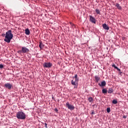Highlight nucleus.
<instances>
[{
    "label": "nucleus",
    "mask_w": 128,
    "mask_h": 128,
    "mask_svg": "<svg viewBox=\"0 0 128 128\" xmlns=\"http://www.w3.org/2000/svg\"><path fill=\"white\" fill-rule=\"evenodd\" d=\"M12 38H14V34L12 33V30H8L6 32L4 42H8V44H10V40H12Z\"/></svg>",
    "instance_id": "obj_1"
},
{
    "label": "nucleus",
    "mask_w": 128,
    "mask_h": 128,
    "mask_svg": "<svg viewBox=\"0 0 128 128\" xmlns=\"http://www.w3.org/2000/svg\"><path fill=\"white\" fill-rule=\"evenodd\" d=\"M16 116L18 120H26V114L22 111H19L16 113Z\"/></svg>",
    "instance_id": "obj_2"
},
{
    "label": "nucleus",
    "mask_w": 128,
    "mask_h": 128,
    "mask_svg": "<svg viewBox=\"0 0 128 128\" xmlns=\"http://www.w3.org/2000/svg\"><path fill=\"white\" fill-rule=\"evenodd\" d=\"M73 78H75V80H71V84L72 86H74V88H78V74H76L75 76Z\"/></svg>",
    "instance_id": "obj_3"
},
{
    "label": "nucleus",
    "mask_w": 128,
    "mask_h": 128,
    "mask_svg": "<svg viewBox=\"0 0 128 128\" xmlns=\"http://www.w3.org/2000/svg\"><path fill=\"white\" fill-rule=\"evenodd\" d=\"M66 106H67L68 108L70 110H74V105L70 104L68 102L66 103Z\"/></svg>",
    "instance_id": "obj_4"
},
{
    "label": "nucleus",
    "mask_w": 128,
    "mask_h": 128,
    "mask_svg": "<svg viewBox=\"0 0 128 128\" xmlns=\"http://www.w3.org/2000/svg\"><path fill=\"white\" fill-rule=\"evenodd\" d=\"M90 17V22H92V24H96V18H94L92 16H89Z\"/></svg>",
    "instance_id": "obj_5"
},
{
    "label": "nucleus",
    "mask_w": 128,
    "mask_h": 128,
    "mask_svg": "<svg viewBox=\"0 0 128 128\" xmlns=\"http://www.w3.org/2000/svg\"><path fill=\"white\" fill-rule=\"evenodd\" d=\"M52 66V64L50 62H45L43 64L44 68H50L51 66Z\"/></svg>",
    "instance_id": "obj_6"
},
{
    "label": "nucleus",
    "mask_w": 128,
    "mask_h": 128,
    "mask_svg": "<svg viewBox=\"0 0 128 128\" xmlns=\"http://www.w3.org/2000/svg\"><path fill=\"white\" fill-rule=\"evenodd\" d=\"M22 52L23 54H28L30 52V50L26 48V47L23 46L22 48Z\"/></svg>",
    "instance_id": "obj_7"
},
{
    "label": "nucleus",
    "mask_w": 128,
    "mask_h": 128,
    "mask_svg": "<svg viewBox=\"0 0 128 128\" xmlns=\"http://www.w3.org/2000/svg\"><path fill=\"white\" fill-rule=\"evenodd\" d=\"M4 86L6 88H8V90H10L12 88V84L10 83H6L4 84Z\"/></svg>",
    "instance_id": "obj_8"
},
{
    "label": "nucleus",
    "mask_w": 128,
    "mask_h": 128,
    "mask_svg": "<svg viewBox=\"0 0 128 128\" xmlns=\"http://www.w3.org/2000/svg\"><path fill=\"white\" fill-rule=\"evenodd\" d=\"M102 28H104V30H110V27L106 25V24H102Z\"/></svg>",
    "instance_id": "obj_9"
},
{
    "label": "nucleus",
    "mask_w": 128,
    "mask_h": 128,
    "mask_svg": "<svg viewBox=\"0 0 128 128\" xmlns=\"http://www.w3.org/2000/svg\"><path fill=\"white\" fill-rule=\"evenodd\" d=\"M98 86H106V81H103L100 83H99Z\"/></svg>",
    "instance_id": "obj_10"
},
{
    "label": "nucleus",
    "mask_w": 128,
    "mask_h": 128,
    "mask_svg": "<svg viewBox=\"0 0 128 128\" xmlns=\"http://www.w3.org/2000/svg\"><path fill=\"white\" fill-rule=\"evenodd\" d=\"M95 80L96 82H98L100 80V77L98 76H95Z\"/></svg>",
    "instance_id": "obj_11"
},
{
    "label": "nucleus",
    "mask_w": 128,
    "mask_h": 128,
    "mask_svg": "<svg viewBox=\"0 0 128 128\" xmlns=\"http://www.w3.org/2000/svg\"><path fill=\"white\" fill-rule=\"evenodd\" d=\"M115 6L118 10H122V6H120L118 3H116V4Z\"/></svg>",
    "instance_id": "obj_12"
},
{
    "label": "nucleus",
    "mask_w": 128,
    "mask_h": 128,
    "mask_svg": "<svg viewBox=\"0 0 128 128\" xmlns=\"http://www.w3.org/2000/svg\"><path fill=\"white\" fill-rule=\"evenodd\" d=\"M25 34L27 36L30 35V30H28V28H26L25 30Z\"/></svg>",
    "instance_id": "obj_13"
},
{
    "label": "nucleus",
    "mask_w": 128,
    "mask_h": 128,
    "mask_svg": "<svg viewBox=\"0 0 128 128\" xmlns=\"http://www.w3.org/2000/svg\"><path fill=\"white\" fill-rule=\"evenodd\" d=\"M44 46L42 42H40L39 44V48H40V49L42 50Z\"/></svg>",
    "instance_id": "obj_14"
},
{
    "label": "nucleus",
    "mask_w": 128,
    "mask_h": 128,
    "mask_svg": "<svg viewBox=\"0 0 128 128\" xmlns=\"http://www.w3.org/2000/svg\"><path fill=\"white\" fill-rule=\"evenodd\" d=\"M108 94H112L114 92V90L112 88H109L108 90Z\"/></svg>",
    "instance_id": "obj_15"
},
{
    "label": "nucleus",
    "mask_w": 128,
    "mask_h": 128,
    "mask_svg": "<svg viewBox=\"0 0 128 128\" xmlns=\"http://www.w3.org/2000/svg\"><path fill=\"white\" fill-rule=\"evenodd\" d=\"M88 100L89 102H94V98H92V97H90L88 98Z\"/></svg>",
    "instance_id": "obj_16"
},
{
    "label": "nucleus",
    "mask_w": 128,
    "mask_h": 128,
    "mask_svg": "<svg viewBox=\"0 0 128 128\" xmlns=\"http://www.w3.org/2000/svg\"><path fill=\"white\" fill-rule=\"evenodd\" d=\"M102 94H107L108 93V90L106 88H103L102 90Z\"/></svg>",
    "instance_id": "obj_17"
},
{
    "label": "nucleus",
    "mask_w": 128,
    "mask_h": 128,
    "mask_svg": "<svg viewBox=\"0 0 128 128\" xmlns=\"http://www.w3.org/2000/svg\"><path fill=\"white\" fill-rule=\"evenodd\" d=\"M96 12L97 14H100V11L96 9Z\"/></svg>",
    "instance_id": "obj_18"
},
{
    "label": "nucleus",
    "mask_w": 128,
    "mask_h": 128,
    "mask_svg": "<svg viewBox=\"0 0 128 128\" xmlns=\"http://www.w3.org/2000/svg\"><path fill=\"white\" fill-rule=\"evenodd\" d=\"M112 104H118V100H112Z\"/></svg>",
    "instance_id": "obj_19"
},
{
    "label": "nucleus",
    "mask_w": 128,
    "mask_h": 128,
    "mask_svg": "<svg viewBox=\"0 0 128 128\" xmlns=\"http://www.w3.org/2000/svg\"><path fill=\"white\" fill-rule=\"evenodd\" d=\"M106 112H110V108H106Z\"/></svg>",
    "instance_id": "obj_20"
},
{
    "label": "nucleus",
    "mask_w": 128,
    "mask_h": 128,
    "mask_svg": "<svg viewBox=\"0 0 128 128\" xmlns=\"http://www.w3.org/2000/svg\"><path fill=\"white\" fill-rule=\"evenodd\" d=\"M112 68H114L115 70H116V68H118V67L116 66V64H113L112 65Z\"/></svg>",
    "instance_id": "obj_21"
},
{
    "label": "nucleus",
    "mask_w": 128,
    "mask_h": 128,
    "mask_svg": "<svg viewBox=\"0 0 128 128\" xmlns=\"http://www.w3.org/2000/svg\"><path fill=\"white\" fill-rule=\"evenodd\" d=\"M4 68V65L2 64H0V68Z\"/></svg>",
    "instance_id": "obj_22"
},
{
    "label": "nucleus",
    "mask_w": 128,
    "mask_h": 128,
    "mask_svg": "<svg viewBox=\"0 0 128 128\" xmlns=\"http://www.w3.org/2000/svg\"><path fill=\"white\" fill-rule=\"evenodd\" d=\"M18 54H22V50H19L18 51Z\"/></svg>",
    "instance_id": "obj_23"
},
{
    "label": "nucleus",
    "mask_w": 128,
    "mask_h": 128,
    "mask_svg": "<svg viewBox=\"0 0 128 128\" xmlns=\"http://www.w3.org/2000/svg\"><path fill=\"white\" fill-rule=\"evenodd\" d=\"M54 110H55V112H58V108H56L54 109Z\"/></svg>",
    "instance_id": "obj_24"
},
{
    "label": "nucleus",
    "mask_w": 128,
    "mask_h": 128,
    "mask_svg": "<svg viewBox=\"0 0 128 128\" xmlns=\"http://www.w3.org/2000/svg\"><path fill=\"white\" fill-rule=\"evenodd\" d=\"M116 70H118V72H120V69L118 68H116Z\"/></svg>",
    "instance_id": "obj_25"
},
{
    "label": "nucleus",
    "mask_w": 128,
    "mask_h": 128,
    "mask_svg": "<svg viewBox=\"0 0 128 128\" xmlns=\"http://www.w3.org/2000/svg\"><path fill=\"white\" fill-rule=\"evenodd\" d=\"M44 124H45V128H48V124L44 123Z\"/></svg>",
    "instance_id": "obj_26"
},
{
    "label": "nucleus",
    "mask_w": 128,
    "mask_h": 128,
    "mask_svg": "<svg viewBox=\"0 0 128 128\" xmlns=\"http://www.w3.org/2000/svg\"><path fill=\"white\" fill-rule=\"evenodd\" d=\"M120 76H122V72H120Z\"/></svg>",
    "instance_id": "obj_27"
},
{
    "label": "nucleus",
    "mask_w": 128,
    "mask_h": 128,
    "mask_svg": "<svg viewBox=\"0 0 128 128\" xmlns=\"http://www.w3.org/2000/svg\"><path fill=\"white\" fill-rule=\"evenodd\" d=\"M128 118V116H123L124 118Z\"/></svg>",
    "instance_id": "obj_28"
},
{
    "label": "nucleus",
    "mask_w": 128,
    "mask_h": 128,
    "mask_svg": "<svg viewBox=\"0 0 128 128\" xmlns=\"http://www.w3.org/2000/svg\"><path fill=\"white\" fill-rule=\"evenodd\" d=\"M70 24L72 26H74V24H72V22H70Z\"/></svg>",
    "instance_id": "obj_29"
},
{
    "label": "nucleus",
    "mask_w": 128,
    "mask_h": 128,
    "mask_svg": "<svg viewBox=\"0 0 128 128\" xmlns=\"http://www.w3.org/2000/svg\"><path fill=\"white\" fill-rule=\"evenodd\" d=\"M92 114H94V112H92Z\"/></svg>",
    "instance_id": "obj_30"
},
{
    "label": "nucleus",
    "mask_w": 128,
    "mask_h": 128,
    "mask_svg": "<svg viewBox=\"0 0 128 128\" xmlns=\"http://www.w3.org/2000/svg\"><path fill=\"white\" fill-rule=\"evenodd\" d=\"M6 36V34H2V36Z\"/></svg>",
    "instance_id": "obj_31"
}]
</instances>
